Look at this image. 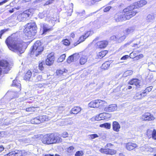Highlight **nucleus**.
Instances as JSON below:
<instances>
[{
    "label": "nucleus",
    "mask_w": 156,
    "mask_h": 156,
    "mask_svg": "<svg viewBox=\"0 0 156 156\" xmlns=\"http://www.w3.org/2000/svg\"><path fill=\"white\" fill-rule=\"evenodd\" d=\"M5 42L9 48H12L13 49H26L29 44L28 42H25L22 41H15L14 38L11 37H8Z\"/></svg>",
    "instance_id": "nucleus-1"
},
{
    "label": "nucleus",
    "mask_w": 156,
    "mask_h": 156,
    "mask_svg": "<svg viewBox=\"0 0 156 156\" xmlns=\"http://www.w3.org/2000/svg\"><path fill=\"white\" fill-rule=\"evenodd\" d=\"M37 27L35 23L32 22L27 23L26 26L25 32L28 37L34 35L37 32Z\"/></svg>",
    "instance_id": "nucleus-2"
},
{
    "label": "nucleus",
    "mask_w": 156,
    "mask_h": 156,
    "mask_svg": "<svg viewBox=\"0 0 156 156\" xmlns=\"http://www.w3.org/2000/svg\"><path fill=\"white\" fill-rule=\"evenodd\" d=\"M34 12V9H29L28 10L25 11L22 13L19 14L17 18L20 21H22L26 19L29 17Z\"/></svg>",
    "instance_id": "nucleus-3"
},
{
    "label": "nucleus",
    "mask_w": 156,
    "mask_h": 156,
    "mask_svg": "<svg viewBox=\"0 0 156 156\" xmlns=\"http://www.w3.org/2000/svg\"><path fill=\"white\" fill-rule=\"evenodd\" d=\"M0 66L2 67L4 69L3 72L4 73H7L10 69L9 63L6 60H0Z\"/></svg>",
    "instance_id": "nucleus-4"
},
{
    "label": "nucleus",
    "mask_w": 156,
    "mask_h": 156,
    "mask_svg": "<svg viewBox=\"0 0 156 156\" xmlns=\"http://www.w3.org/2000/svg\"><path fill=\"white\" fill-rule=\"evenodd\" d=\"M52 139V135H46L42 137L41 141L44 144H53Z\"/></svg>",
    "instance_id": "nucleus-5"
},
{
    "label": "nucleus",
    "mask_w": 156,
    "mask_h": 156,
    "mask_svg": "<svg viewBox=\"0 0 156 156\" xmlns=\"http://www.w3.org/2000/svg\"><path fill=\"white\" fill-rule=\"evenodd\" d=\"M54 55V53L53 52H51L48 55L47 59L45 61L46 65L51 66L53 64L55 59Z\"/></svg>",
    "instance_id": "nucleus-6"
},
{
    "label": "nucleus",
    "mask_w": 156,
    "mask_h": 156,
    "mask_svg": "<svg viewBox=\"0 0 156 156\" xmlns=\"http://www.w3.org/2000/svg\"><path fill=\"white\" fill-rule=\"evenodd\" d=\"M93 33L92 31H89L87 32L84 35L81 36L77 42L74 44V46H76L78 44L84 41L89 35H92Z\"/></svg>",
    "instance_id": "nucleus-7"
},
{
    "label": "nucleus",
    "mask_w": 156,
    "mask_h": 156,
    "mask_svg": "<svg viewBox=\"0 0 156 156\" xmlns=\"http://www.w3.org/2000/svg\"><path fill=\"white\" fill-rule=\"evenodd\" d=\"M140 119L143 120L151 121L154 120L155 119V117L150 113L147 112L141 116Z\"/></svg>",
    "instance_id": "nucleus-8"
},
{
    "label": "nucleus",
    "mask_w": 156,
    "mask_h": 156,
    "mask_svg": "<svg viewBox=\"0 0 156 156\" xmlns=\"http://www.w3.org/2000/svg\"><path fill=\"white\" fill-rule=\"evenodd\" d=\"M80 55L78 53H76L69 56L67 60V62L68 63L75 62L79 58Z\"/></svg>",
    "instance_id": "nucleus-9"
},
{
    "label": "nucleus",
    "mask_w": 156,
    "mask_h": 156,
    "mask_svg": "<svg viewBox=\"0 0 156 156\" xmlns=\"http://www.w3.org/2000/svg\"><path fill=\"white\" fill-rule=\"evenodd\" d=\"M137 13L136 11H133L126 13H124L123 20H129L136 15Z\"/></svg>",
    "instance_id": "nucleus-10"
},
{
    "label": "nucleus",
    "mask_w": 156,
    "mask_h": 156,
    "mask_svg": "<svg viewBox=\"0 0 156 156\" xmlns=\"http://www.w3.org/2000/svg\"><path fill=\"white\" fill-rule=\"evenodd\" d=\"M108 44V42L106 41H103L98 42L95 44L96 48L101 49L105 48Z\"/></svg>",
    "instance_id": "nucleus-11"
},
{
    "label": "nucleus",
    "mask_w": 156,
    "mask_h": 156,
    "mask_svg": "<svg viewBox=\"0 0 156 156\" xmlns=\"http://www.w3.org/2000/svg\"><path fill=\"white\" fill-rule=\"evenodd\" d=\"M117 109V105L116 104H113L110 105L108 107H105L104 108V111L105 112H111L115 111Z\"/></svg>",
    "instance_id": "nucleus-12"
},
{
    "label": "nucleus",
    "mask_w": 156,
    "mask_h": 156,
    "mask_svg": "<svg viewBox=\"0 0 156 156\" xmlns=\"http://www.w3.org/2000/svg\"><path fill=\"white\" fill-rule=\"evenodd\" d=\"M99 99L91 101L88 104L90 108H99Z\"/></svg>",
    "instance_id": "nucleus-13"
},
{
    "label": "nucleus",
    "mask_w": 156,
    "mask_h": 156,
    "mask_svg": "<svg viewBox=\"0 0 156 156\" xmlns=\"http://www.w3.org/2000/svg\"><path fill=\"white\" fill-rule=\"evenodd\" d=\"M123 15L124 13L122 12L116 14L114 17L115 21L116 22H119L123 21Z\"/></svg>",
    "instance_id": "nucleus-14"
},
{
    "label": "nucleus",
    "mask_w": 156,
    "mask_h": 156,
    "mask_svg": "<svg viewBox=\"0 0 156 156\" xmlns=\"http://www.w3.org/2000/svg\"><path fill=\"white\" fill-rule=\"evenodd\" d=\"M147 3L146 1L142 0L134 3L133 5L135 6V9H136L143 7L144 5H145Z\"/></svg>",
    "instance_id": "nucleus-15"
},
{
    "label": "nucleus",
    "mask_w": 156,
    "mask_h": 156,
    "mask_svg": "<svg viewBox=\"0 0 156 156\" xmlns=\"http://www.w3.org/2000/svg\"><path fill=\"white\" fill-rule=\"evenodd\" d=\"M42 25V27L43 29V32L42 34H45L51 31L52 30V29L51 27H48L46 24H43L41 25V27Z\"/></svg>",
    "instance_id": "nucleus-16"
},
{
    "label": "nucleus",
    "mask_w": 156,
    "mask_h": 156,
    "mask_svg": "<svg viewBox=\"0 0 156 156\" xmlns=\"http://www.w3.org/2000/svg\"><path fill=\"white\" fill-rule=\"evenodd\" d=\"M137 145L135 143L132 142H129L126 144V147L127 150H131L137 147Z\"/></svg>",
    "instance_id": "nucleus-17"
},
{
    "label": "nucleus",
    "mask_w": 156,
    "mask_h": 156,
    "mask_svg": "<svg viewBox=\"0 0 156 156\" xmlns=\"http://www.w3.org/2000/svg\"><path fill=\"white\" fill-rule=\"evenodd\" d=\"M112 128L113 130L115 132H119L120 128V126L119 123L116 121H114L112 123Z\"/></svg>",
    "instance_id": "nucleus-18"
},
{
    "label": "nucleus",
    "mask_w": 156,
    "mask_h": 156,
    "mask_svg": "<svg viewBox=\"0 0 156 156\" xmlns=\"http://www.w3.org/2000/svg\"><path fill=\"white\" fill-rule=\"evenodd\" d=\"M52 139H53V144L60 143L62 141V139L59 136H55L53 135H52Z\"/></svg>",
    "instance_id": "nucleus-19"
},
{
    "label": "nucleus",
    "mask_w": 156,
    "mask_h": 156,
    "mask_svg": "<svg viewBox=\"0 0 156 156\" xmlns=\"http://www.w3.org/2000/svg\"><path fill=\"white\" fill-rule=\"evenodd\" d=\"M140 80L137 79H133L129 82V84L130 85H135L136 86L138 87L140 86Z\"/></svg>",
    "instance_id": "nucleus-20"
},
{
    "label": "nucleus",
    "mask_w": 156,
    "mask_h": 156,
    "mask_svg": "<svg viewBox=\"0 0 156 156\" xmlns=\"http://www.w3.org/2000/svg\"><path fill=\"white\" fill-rule=\"evenodd\" d=\"M108 115V114L105 112L100 113L98 115L95 116V119L97 121L101 120L102 119H105Z\"/></svg>",
    "instance_id": "nucleus-21"
},
{
    "label": "nucleus",
    "mask_w": 156,
    "mask_h": 156,
    "mask_svg": "<svg viewBox=\"0 0 156 156\" xmlns=\"http://www.w3.org/2000/svg\"><path fill=\"white\" fill-rule=\"evenodd\" d=\"M125 38L126 36L123 33H119L117 34V41L118 42H121L123 41Z\"/></svg>",
    "instance_id": "nucleus-22"
},
{
    "label": "nucleus",
    "mask_w": 156,
    "mask_h": 156,
    "mask_svg": "<svg viewBox=\"0 0 156 156\" xmlns=\"http://www.w3.org/2000/svg\"><path fill=\"white\" fill-rule=\"evenodd\" d=\"M43 51V49H31L30 52L31 55H35L37 56L41 54Z\"/></svg>",
    "instance_id": "nucleus-23"
},
{
    "label": "nucleus",
    "mask_w": 156,
    "mask_h": 156,
    "mask_svg": "<svg viewBox=\"0 0 156 156\" xmlns=\"http://www.w3.org/2000/svg\"><path fill=\"white\" fill-rule=\"evenodd\" d=\"M146 93V91L144 90L142 93H136L134 97V98L135 99H141L142 97L145 96V94Z\"/></svg>",
    "instance_id": "nucleus-24"
},
{
    "label": "nucleus",
    "mask_w": 156,
    "mask_h": 156,
    "mask_svg": "<svg viewBox=\"0 0 156 156\" xmlns=\"http://www.w3.org/2000/svg\"><path fill=\"white\" fill-rule=\"evenodd\" d=\"M15 151L16 156H23L27 154L24 150H16Z\"/></svg>",
    "instance_id": "nucleus-25"
},
{
    "label": "nucleus",
    "mask_w": 156,
    "mask_h": 156,
    "mask_svg": "<svg viewBox=\"0 0 156 156\" xmlns=\"http://www.w3.org/2000/svg\"><path fill=\"white\" fill-rule=\"evenodd\" d=\"M81 110V108L78 106L74 107L72 108L70 113L74 114H77Z\"/></svg>",
    "instance_id": "nucleus-26"
},
{
    "label": "nucleus",
    "mask_w": 156,
    "mask_h": 156,
    "mask_svg": "<svg viewBox=\"0 0 156 156\" xmlns=\"http://www.w3.org/2000/svg\"><path fill=\"white\" fill-rule=\"evenodd\" d=\"M134 9H135V6L133 5L124 9L122 12L123 13H127L129 11L133 10Z\"/></svg>",
    "instance_id": "nucleus-27"
},
{
    "label": "nucleus",
    "mask_w": 156,
    "mask_h": 156,
    "mask_svg": "<svg viewBox=\"0 0 156 156\" xmlns=\"http://www.w3.org/2000/svg\"><path fill=\"white\" fill-rule=\"evenodd\" d=\"M108 52V51L107 50L101 51L99 52L97 55L98 58H101L104 57Z\"/></svg>",
    "instance_id": "nucleus-28"
},
{
    "label": "nucleus",
    "mask_w": 156,
    "mask_h": 156,
    "mask_svg": "<svg viewBox=\"0 0 156 156\" xmlns=\"http://www.w3.org/2000/svg\"><path fill=\"white\" fill-rule=\"evenodd\" d=\"M87 58L86 56H83L80 59V63L81 65L85 64L87 62Z\"/></svg>",
    "instance_id": "nucleus-29"
},
{
    "label": "nucleus",
    "mask_w": 156,
    "mask_h": 156,
    "mask_svg": "<svg viewBox=\"0 0 156 156\" xmlns=\"http://www.w3.org/2000/svg\"><path fill=\"white\" fill-rule=\"evenodd\" d=\"M154 16L153 15H148L147 18V21L148 22H153L154 19Z\"/></svg>",
    "instance_id": "nucleus-30"
},
{
    "label": "nucleus",
    "mask_w": 156,
    "mask_h": 156,
    "mask_svg": "<svg viewBox=\"0 0 156 156\" xmlns=\"http://www.w3.org/2000/svg\"><path fill=\"white\" fill-rule=\"evenodd\" d=\"M145 150L147 151H149L151 152L155 153L156 152V148H152L150 147H147L145 146Z\"/></svg>",
    "instance_id": "nucleus-31"
},
{
    "label": "nucleus",
    "mask_w": 156,
    "mask_h": 156,
    "mask_svg": "<svg viewBox=\"0 0 156 156\" xmlns=\"http://www.w3.org/2000/svg\"><path fill=\"white\" fill-rule=\"evenodd\" d=\"M13 86L19 88L20 90H21V85L20 83H19L16 79L13 81L12 84Z\"/></svg>",
    "instance_id": "nucleus-32"
},
{
    "label": "nucleus",
    "mask_w": 156,
    "mask_h": 156,
    "mask_svg": "<svg viewBox=\"0 0 156 156\" xmlns=\"http://www.w3.org/2000/svg\"><path fill=\"white\" fill-rule=\"evenodd\" d=\"M32 73L30 70L27 71L24 76V79L27 80H29L31 76Z\"/></svg>",
    "instance_id": "nucleus-33"
},
{
    "label": "nucleus",
    "mask_w": 156,
    "mask_h": 156,
    "mask_svg": "<svg viewBox=\"0 0 156 156\" xmlns=\"http://www.w3.org/2000/svg\"><path fill=\"white\" fill-rule=\"evenodd\" d=\"M111 125L110 123H105L100 125V127L102 128H104L106 129H109L111 128Z\"/></svg>",
    "instance_id": "nucleus-34"
},
{
    "label": "nucleus",
    "mask_w": 156,
    "mask_h": 156,
    "mask_svg": "<svg viewBox=\"0 0 156 156\" xmlns=\"http://www.w3.org/2000/svg\"><path fill=\"white\" fill-rule=\"evenodd\" d=\"M31 123L33 124H39L41 123L39 117L35 118L31 120Z\"/></svg>",
    "instance_id": "nucleus-35"
},
{
    "label": "nucleus",
    "mask_w": 156,
    "mask_h": 156,
    "mask_svg": "<svg viewBox=\"0 0 156 156\" xmlns=\"http://www.w3.org/2000/svg\"><path fill=\"white\" fill-rule=\"evenodd\" d=\"M109 66L110 62L108 61L102 64L101 68L104 69H106L109 68Z\"/></svg>",
    "instance_id": "nucleus-36"
},
{
    "label": "nucleus",
    "mask_w": 156,
    "mask_h": 156,
    "mask_svg": "<svg viewBox=\"0 0 156 156\" xmlns=\"http://www.w3.org/2000/svg\"><path fill=\"white\" fill-rule=\"evenodd\" d=\"M99 101L98 105H99V108L105 106L107 105V103L106 101L100 99L99 100Z\"/></svg>",
    "instance_id": "nucleus-37"
},
{
    "label": "nucleus",
    "mask_w": 156,
    "mask_h": 156,
    "mask_svg": "<svg viewBox=\"0 0 156 156\" xmlns=\"http://www.w3.org/2000/svg\"><path fill=\"white\" fill-rule=\"evenodd\" d=\"M41 45V42L39 41H37L33 46L32 49H40Z\"/></svg>",
    "instance_id": "nucleus-38"
},
{
    "label": "nucleus",
    "mask_w": 156,
    "mask_h": 156,
    "mask_svg": "<svg viewBox=\"0 0 156 156\" xmlns=\"http://www.w3.org/2000/svg\"><path fill=\"white\" fill-rule=\"evenodd\" d=\"M24 49H12V51L16 53L18 55H20L24 52Z\"/></svg>",
    "instance_id": "nucleus-39"
},
{
    "label": "nucleus",
    "mask_w": 156,
    "mask_h": 156,
    "mask_svg": "<svg viewBox=\"0 0 156 156\" xmlns=\"http://www.w3.org/2000/svg\"><path fill=\"white\" fill-rule=\"evenodd\" d=\"M40 119L41 121V123L45 121H48V119L46 115H43L39 116Z\"/></svg>",
    "instance_id": "nucleus-40"
},
{
    "label": "nucleus",
    "mask_w": 156,
    "mask_h": 156,
    "mask_svg": "<svg viewBox=\"0 0 156 156\" xmlns=\"http://www.w3.org/2000/svg\"><path fill=\"white\" fill-rule=\"evenodd\" d=\"M66 58V55L65 54H63L61 55L60 57L58 58L57 60V62H63Z\"/></svg>",
    "instance_id": "nucleus-41"
},
{
    "label": "nucleus",
    "mask_w": 156,
    "mask_h": 156,
    "mask_svg": "<svg viewBox=\"0 0 156 156\" xmlns=\"http://www.w3.org/2000/svg\"><path fill=\"white\" fill-rule=\"evenodd\" d=\"M133 71L131 70H129L126 71L123 74V76L124 77H126L129 75H132L133 74Z\"/></svg>",
    "instance_id": "nucleus-42"
},
{
    "label": "nucleus",
    "mask_w": 156,
    "mask_h": 156,
    "mask_svg": "<svg viewBox=\"0 0 156 156\" xmlns=\"http://www.w3.org/2000/svg\"><path fill=\"white\" fill-rule=\"evenodd\" d=\"M134 31V29L133 28H129L126 29L125 32V33L127 35L131 33H132Z\"/></svg>",
    "instance_id": "nucleus-43"
},
{
    "label": "nucleus",
    "mask_w": 156,
    "mask_h": 156,
    "mask_svg": "<svg viewBox=\"0 0 156 156\" xmlns=\"http://www.w3.org/2000/svg\"><path fill=\"white\" fill-rule=\"evenodd\" d=\"M108 154L113 155L115 154L116 153V151L112 149H108Z\"/></svg>",
    "instance_id": "nucleus-44"
},
{
    "label": "nucleus",
    "mask_w": 156,
    "mask_h": 156,
    "mask_svg": "<svg viewBox=\"0 0 156 156\" xmlns=\"http://www.w3.org/2000/svg\"><path fill=\"white\" fill-rule=\"evenodd\" d=\"M108 149L106 148H101L99 151H100L102 153L105 154H108Z\"/></svg>",
    "instance_id": "nucleus-45"
},
{
    "label": "nucleus",
    "mask_w": 156,
    "mask_h": 156,
    "mask_svg": "<svg viewBox=\"0 0 156 156\" xmlns=\"http://www.w3.org/2000/svg\"><path fill=\"white\" fill-rule=\"evenodd\" d=\"M62 43L65 45L69 46L70 44V42L69 40L67 39L63 40L62 41Z\"/></svg>",
    "instance_id": "nucleus-46"
},
{
    "label": "nucleus",
    "mask_w": 156,
    "mask_h": 156,
    "mask_svg": "<svg viewBox=\"0 0 156 156\" xmlns=\"http://www.w3.org/2000/svg\"><path fill=\"white\" fill-rule=\"evenodd\" d=\"M36 109L35 107H30L27 108L26 109V111L28 112H30L32 111H34Z\"/></svg>",
    "instance_id": "nucleus-47"
},
{
    "label": "nucleus",
    "mask_w": 156,
    "mask_h": 156,
    "mask_svg": "<svg viewBox=\"0 0 156 156\" xmlns=\"http://www.w3.org/2000/svg\"><path fill=\"white\" fill-rule=\"evenodd\" d=\"M83 154V153L82 151H78L76 152L75 156H82Z\"/></svg>",
    "instance_id": "nucleus-48"
},
{
    "label": "nucleus",
    "mask_w": 156,
    "mask_h": 156,
    "mask_svg": "<svg viewBox=\"0 0 156 156\" xmlns=\"http://www.w3.org/2000/svg\"><path fill=\"white\" fill-rule=\"evenodd\" d=\"M144 57L143 55V54L139 55H137L135 56L134 58V60H138Z\"/></svg>",
    "instance_id": "nucleus-49"
},
{
    "label": "nucleus",
    "mask_w": 156,
    "mask_h": 156,
    "mask_svg": "<svg viewBox=\"0 0 156 156\" xmlns=\"http://www.w3.org/2000/svg\"><path fill=\"white\" fill-rule=\"evenodd\" d=\"M74 149V148L73 147H70L67 149V152L71 154L72 153Z\"/></svg>",
    "instance_id": "nucleus-50"
},
{
    "label": "nucleus",
    "mask_w": 156,
    "mask_h": 156,
    "mask_svg": "<svg viewBox=\"0 0 156 156\" xmlns=\"http://www.w3.org/2000/svg\"><path fill=\"white\" fill-rule=\"evenodd\" d=\"M42 79V76H41L39 75L37 76L35 79V82H38L41 81Z\"/></svg>",
    "instance_id": "nucleus-51"
},
{
    "label": "nucleus",
    "mask_w": 156,
    "mask_h": 156,
    "mask_svg": "<svg viewBox=\"0 0 156 156\" xmlns=\"http://www.w3.org/2000/svg\"><path fill=\"white\" fill-rule=\"evenodd\" d=\"M64 71L65 72V70H64V71H63L62 70H57L56 72V73L58 75L60 76L63 73Z\"/></svg>",
    "instance_id": "nucleus-52"
},
{
    "label": "nucleus",
    "mask_w": 156,
    "mask_h": 156,
    "mask_svg": "<svg viewBox=\"0 0 156 156\" xmlns=\"http://www.w3.org/2000/svg\"><path fill=\"white\" fill-rule=\"evenodd\" d=\"M153 130L152 129H148L147 130V134L148 137L152 135L153 133Z\"/></svg>",
    "instance_id": "nucleus-53"
},
{
    "label": "nucleus",
    "mask_w": 156,
    "mask_h": 156,
    "mask_svg": "<svg viewBox=\"0 0 156 156\" xmlns=\"http://www.w3.org/2000/svg\"><path fill=\"white\" fill-rule=\"evenodd\" d=\"M152 136V138L156 140V130L154 129L153 131Z\"/></svg>",
    "instance_id": "nucleus-54"
},
{
    "label": "nucleus",
    "mask_w": 156,
    "mask_h": 156,
    "mask_svg": "<svg viewBox=\"0 0 156 156\" xmlns=\"http://www.w3.org/2000/svg\"><path fill=\"white\" fill-rule=\"evenodd\" d=\"M68 133L66 132H63L61 134V136L64 138H65L68 136Z\"/></svg>",
    "instance_id": "nucleus-55"
},
{
    "label": "nucleus",
    "mask_w": 156,
    "mask_h": 156,
    "mask_svg": "<svg viewBox=\"0 0 156 156\" xmlns=\"http://www.w3.org/2000/svg\"><path fill=\"white\" fill-rule=\"evenodd\" d=\"M7 155L8 156H16L15 151L10 152L7 154Z\"/></svg>",
    "instance_id": "nucleus-56"
},
{
    "label": "nucleus",
    "mask_w": 156,
    "mask_h": 156,
    "mask_svg": "<svg viewBox=\"0 0 156 156\" xmlns=\"http://www.w3.org/2000/svg\"><path fill=\"white\" fill-rule=\"evenodd\" d=\"M43 64L42 62H41L39 63V68L41 70H44V67L43 66Z\"/></svg>",
    "instance_id": "nucleus-57"
},
{
    "label": "nucleus",
    "mask_w": 156,
    "mask_h": 156,
    "mask_svg": "<svg viewBox=\"0 0 156 156\" xmlns=\"http://www.w3.org/2000/svg\"><path fill=\"white\" fill-rule=\"evenodd\" d=\"M117 35L116 36H112L110 38V39L111 40H115L117 41Z\"/></svg>",
    "instance_id": "nucleus-58"
},
{
    "label": "nucleus",
    "mask_w": 156,
    "mask_h": 156,
    "mask_svg": "<svg viewBox=\"0 0 156 156\" xmlns=\"http://www.w3.org/2000/svg\"><path fill=\"white\" fill-rule=\"evenodd\" d=\"M98 136L97 134H93L90 135V138L91 139H93L95 138L98 137Z\"/></svg>",
    "instance_id": "nucleus-59"
},
{
    "label": "nucleus",
    "mask_w": 156,
    "mask_h": 156,
    "mask_svg": "<svg viewBox=\"0 0 156 156\" xmlns=\"http://www.w3.org/2000/svg\"><path fill=\"white\" fill-rule=\"evenodd\" d=\"M58 110L60 112L64 110V108L63 106H60L58 107Z\"/></svg>",
    "instance_id": "nucleus-60"
},
{
    "label": "nucleus",
    "mask_w": 156,
    "mask_h": 156,
    "mask_svg": "<svg viewBox=\"0 0 156 156\" xmlns=\"http://www.w3.org/2000/svg\"><path fill=\"white\" fill-rule=\"evenodd\" d=\"M152 87L151 86L149 87H147L146 88V90L148 92L151 91L152 89Z\"/></svg>",
    "instance_id": "nucleus-61"
},
{
    "label": "nucleus",
    "mask_w": 156,
    "mask_h": 156,
    "mask_svg": "<svg viewBox=\"0 0 156 156\" xmlns=\"http://www.w3.org/2000/svg\"><path fill=\"white\" fill-rule=\"evenodd\" d=\"M111 8V7L110 6L107 7L104 9V11L105 12H107Z\"/></svg>",
    "instance_id": "nucleus-62"
},
{
    "label": "nucleus",
    "mask_w": 156,
    "mask_h": 156,
    "mask_svg": "<svg viewBox=\"0 0 156 156\" xmlns=\"http://www.w3.org/2000/svg\"><path fill=\"white\" fill-rule=\"evenodd\" d=\"M9 0H4V1L0 2V5H2L3 4L5 3Z\"/></svg>",
    "instance_id": "nucleus-63"
},
{
    "label": "nucleus",
    "mask_w": 156,
    "mask_h": 156,
    "mask_svg": "<svg viewBox=\"0 0 156 156\" xmlns=\"http://www.w3.org/2000/svg\"><path fill=\"white\" fill-rule=\"evenodd\" d=\"M128 55H125L123 56L121 58V60H126V58L128 57Z\"/></svg>",
    "instance_id": "nucleus-64"
}]
</instances>
